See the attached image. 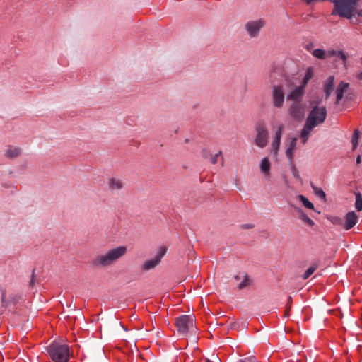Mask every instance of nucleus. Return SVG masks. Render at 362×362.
Masks as SVG:
<instances>
[{
	"label": "nucleus",
	"mask_w": 362,
	"mask_h": 362,
	"mask_svg": "<svg viewBox=\"0 0 362 362\" xmlns=\"http://www.w3.org/2000/svg\"><path fill=\"white\" fill-rule=\"evenodd\" d=\"M283 130H284V125L283 124L279 125L278 127V129H277L276 133H275L274 139L272 142L271 152L274 156H276L278 153V151L279 149L280 144H281V139Z\"/></svg>",
	"instance_id": "11"
},
{
	"label": "nucleus",
	"mask_w": 362,
	"mask_h": 362,
	"mask_svg": "<svg viewBox=\"0 0 362 362\" xmlns=\"http://www.w3.org/2000/svg\"><path fill=\"white\" fill-rule=\"evenodd\" d=\"M360 132L358 129H356L353 134L351 142L353 144V148L355 149L358 146V140L359 137Z\"/></svg>",
	"instance_id": "27"
},
{
	"label": "nucleus",
	"mask_w": 362,
	"mask_h": 362,
	"mask_svg": "<svg viewBox=\"0 0 362 362\" xmlns=\"http://www.w3.org/2000/svg\"><path fill=\"white\" fill-rule=\"evenodd\" d=\"M22 150L19 147L9 146L4 151V156L10 159L18 157L21 154Z\"/></svg>",
	"instance_id": "14"
},
{
	"label": "nucleus",
	"mask_w": 362,
	"mask_h": 362,
	"mask_svg": "<svg viewBox=\"0 0 362 362\" xmlns=\"http://www.w3.org/2000/svg\"><path fill=\"white\" fill-rule=\"evenodd\" d=\"M108 187L111 191H118L122 189V181L117 177H112L108 180Z\"/></svg>",
	"instance_id": "16"
},
{
	"label": "nucleus",
	"mask_w": 362,
	"mask_h": 362,
	"mask_svg": "<svg viewBox=\"0 0 362 362\" xmlns=\"http://www.w3.org/2000/svg\"><path fill=\"white\" fill-rule=\"evenodd\" d=\"M175 324L177 332L182 336H186L189 331L194 332L195 330L192 315H182L175 319Z\"/></svg>",
	"instance_id": "4"
},
{
	"label": "nucleus",
	"mask_w": 362,
	"mask_h": 362,
	"mask_svg": "<svg viewBox=\"0 0 362 362\" xmlns=\"http://www.w3.org/2000/svg\"><path fill=\"white\" fill-rule=\"evenodd\" d=\"M245 275H246V274H245V273H240V274H237V275L235 276V279L236 281L242 280V279H243V276H245Z\"/></svg>",
	"instance_id": "34"
},
{
	"label": "nucleus",
	"mask_w": 362,
	"mask_h": 362,
	"mask_svg": "<svg viewBox=\"0 0 362 362\" xmlns=\"http://www.w3.org/2000/svg\"><path fill=\"white\" fill-rule=\"evenodd\" d=\"M260 170L264 175V176L267 177L270 175V169H271V163L269 160L268 158H264L261 160L260 163Z\"/></svg>",
	"instance_id": "19"
},
{
	"label": "nucleus",
	"mask_w": 362,
	"mask_h": 362,
	"mask_svg": "<svg viewBox=\"0 0 362 362\" xmlns=\"http://www.w3.org/2000/svg\"><path fill=\"white\" fill-rule=\"evenodd\" d=\"M166 250L165 247H160L153 259L147 260L144 262L142 269L145 271H148L155 268L160 262L162 257L166 253Z\"/></svg>",
	"instance_id": "10"
},
{
	"label": "nucleus",
	"mask_w": 362,
	"mask_h": 362,
	"mask_svg": "<svg viewBox=\"0 0 362 362\" xmlns=\"http://www.w3.org/2000/svg\"><path fill=\"white\" fill-rule=\"evenodd\" d=\"M127 252L125 246H118L95 257L91 263L93 266L99 268H106L113 265L117 261L122 258Z\"/></svg>",
	"instance_id": "2"
},
{
	"label": "nucleus",
	"mask_w": 362,
	"mask_h": 362,
	"mask_svg": "<svg viewBox=\"0 0 362 362\" xmlns=\"http://www.w3.org/2000/svg\"><path fill=\"white\" fill-rule=\"evenodd\" d=\"M312 54L317 59H324L326 58V52L322 49H316L312 52Z\"/></svg>",
	"instance_id": "24"
},
{
	"label": "nucleus",
	"mask_w": 362,
	"mask_h": 362,
	"mask_svg": "<svg viewBox=\"0 0 362 362\" xmlns=\"http://www.w3.org/2000/svg\"><path fill=\"white\" fill-rule=\"evenodd\" d=\"M4 300H5V295H4V293H3L2 294V301H3V303L4 302Z\"/></svg>",
	"instance_id": "42"
},
{
	"label": "nucleus",
	"mask_w": 362,
	"mask_h": 362,
	"mask_svg": "<svg viewBox=\"0 0 362 362\" xmlns=\"http://www.w3.org/2000/svg\"><path fill=\"white\" fill-rule=\"evenodd\" d=\"M311 187L316 196H317L319 198L324 201L326 200V194L325 192L322 190V189L317 187L313 185V184H311Z\"/></svg>",
	"instance_id": "21"
},
{
	"label": "nucleus",
	"mask_w": 362,
	"mask_h": 362,
	"mask_svg": "<svg viewBox=\"0 0 362 362\" xmlns=\"http://www.w3.org/2000/svg\"><path fill=\"white\" fill-rule=\"evenodd\" d=\"M253 227H254V225L250 224V223L244 224L242 226V228H245V229L252 228Z\"/></svg>",
	"instance_id": "35"
},
{
	"label": "nucleus",
	"mask_w": 362,
	"mask_h": 362,
	"mask_svg": "<svg viewBox=\"0 0 362 362\" xmlns=\"http://www.w3.org/2000/svg\"><path fill=\"white\" fill-rule=\"evenodd\" d=\"M361 156H358L356 158V163L359 164V163H361Z\"/></svg>",
	"instance_id": "38"
},
{
	"label": "nucleus",
	"mask_w": 362,
	"mask_h": 362,
	"mask_svg": "<svg viewBox=\"0 0 362 362\" xmlns=\"http://www.w3.org/2000/svg\"><path fill=\"white\" fill-rule=\"evenodd\" d=\"M358 218V216L354 211L348 212L345 216V223L343 227L346 230H350L356 224Z\"/></svg>",
	"instance_id": "12"
},
{
	"label": "nucleus",
	"mask_w": 362,
	"mask_h": 362,
	"mask_svg": "<svg viewBox=\"0 0 362 362\" xmlns=\"http://www.w3.org/2000/svg\"><path fill=\"white\" fill-rule=\"evenodd\" d=\"M318 268V264L317 263H314L305 272V273L303 274V275L302 276L303 279H308L315 271L316 269Z\"/></svg>",
	"instance_id": "20"
},
{
	"label": "nucleus",
	"mask_w": 362,
	"mask_h": 362,
	"mask_svg": "<svg viewBox=\"0 0 362 362\" xmlns=\"http://www.w3.org/2000/svg\"><path fill=\"white\" fill-rule=\"evenodd\" d=\"M291 90L287 93V99L291 101L288 112L290 115L295 119H300L304 116L305 104L301 101L303 96L296 98H290Z\"/></svg>",
	"instance_id": "6"
},
{
	"label": "nucleus",
	"mask_w": 362,
	"mask_h": 362,
	"mask_svg": "<svg viewBox=\"0 0 362 362\" xmlns=\"http://www.w3.org/2000/svg\"><path fill=\"white\" fill-rule=\"evenodd\" d=\"M221 151H218L215 155H211L210 157V160L212 164H216L218 162V157L221 155Z\"/></svg>",
	"instance_id": "30"
},
{
	"label": "nucleus",
	"mask_w": 362,
	"mask_h": 362,
	"mask_svg": "<svg viewBox=\"0 0 362 362\" xmlns=\"http://www.w3.org/2000/svg\"><path fill=\"white\" fill-rule=\"evenodd\" d=\"M336 56L337 57H339V59H342L344 62H345L346 60V59H347L346 55L341 50L337 51V54Z\"/></svg>",
	"instance_id": "31"
},
{
	"label": "nucleus",
	"mask_w": 362,
	"mask_h": 362,
	"mask_svg": "<svg viewBox=\"0 0 362 362\" xmlns=\"http://www.w3.org/2000/svg\"><path fill=\"white\" fill-rule=\"evenodd\" d=\"M327 115V112L325 107L315 105L308 114L305 122L316 127L325 121Z\"/></svg>",
	"instance_id": "5"
},
{
	"label": "nucleus",
	"mask_w": 362,
	"mask_h": 362,
	"mask_svg": "<svg viewBox=\"0 0 362 362\" xmlns=\"http://www.w3.org/2000/svg\"><path fill=\"white\" fill-rule=\"evenodd\" d=\"M291 302H292V298H291V297H288V298L287 307H288L289 305H291Z\"/></svg>",
	"instance_id": "40"
},
{
	"label": "nucleus",
	"mask_w": 362,
	"mask_h": 362,
	"mask_svg": "<svg viewBox=\"0 0 362 362\" xmlns=\"http://www.w3.org/2000/svg\"><path fill=\"white\" fill-rule=\"evenodd\" d=\"M202 155L204 158H208L211 157V156L209 151L206 148H204L202 151Z\"/></svg>",
	"instance_id": "32"
},
{
	"label": "nucleus",
	"mask_w": 362,
	"mask_h": 362,
	"mask_svg": "<svg viewBox=\"0 0 362 362\" xmlns=\"http://www.w3.org/2000/svg\"><path fill=\"white\" fill-rule=\"evenodd\" d=\"M313 72L312 68H308L306 71L305 75L302 81L297 77H295L298 79V82L295 88L293 90H291L290 98H296L299 96H303L305 94V88L308 83V81L313 78Z\"/></svg>",
	"instance_id": "7"
},
{
	"label": "nucleus",
	"mask_w": 362,
	"mask_h": 362,
	"mask_svg": "<svg viewBox=\"0 0 362 362\" xmlns=\"http://www.w3.org/2000/svg\"><path fill=\"white\" fill-rule=\"evenodd\" d=\"M328 219L334 225L344 226L343 220L339 216H330Z\"/></svg>",
	"instance_id": "28"
},
{
	"label": "nucleus",
	"mask_w": 362,
	"mask_h": 362,
	"mask_svg": "<svg viewBox=\"0 0 362 362\" xmlns=\"http://www.w3.org/2000/svg\"><path fill=\"white\" fill-rule=\"evenodd\" d=\"M358 78L359 79H362V73H361L358 76Z\"/></svg>",
	"instance_id": "43"
},
{
	"label": "nucleus",
	"mask_w": 362,
	"mask_h": 362,
	"mask_svg": "<svg viewBox=\"0 0 362 362\" xmlns=\"http://www.w3.org/2000/svg\"><path fill=\"white\" fill-rule=\"evenodd\" d=\"M315 127H313V125H311L310 124L308 123L307 122H305V124H304V127L301 131V133H300V137L302 138L303 139V144H306L309 136H310V132L315 128Z\"/></svg>",
	"instance_id": "18"
},
{
	"label": "nucleus",
	"mask_w": 362,
	"mask_h": 362,
	"mask_svg": "<svg viewBox=\"0 0 362 362\" xmlns=\"http://www.w3.org/2000/svg\"><path fill=\"white\" fill-rule=\"evenodd\" d=\"M300 211V219L309 226H313L315 225V222L310 218H309L303 211H302L301 210Z\"/></svg>",
	"instance_id": "23"
},
{
	"label": "nucleus",
	"mask_w": 362,
	"mask_h": 362,
	"mask_svg": "<svg viewBox=\"0 0 362 362\" xmlns=\"http://www.w3.org/2000/svg\"><path fill=\"white\" fill-rule=\"evenodd\" d=\"M47 351L54 362H68L70 351L68 345L54 341L47 348Z\"/></svg>",
	"instance_id": "3"
},
{
	"label": "nucleus",
	"mask_w": 362,
	"mask_h": 362,
	"mask_svg": "<svg viewBox=\"0 0 362 362\" xmlns=\"http://www.w3.org/2000/svg\"><path fill=\"white\" fill-rule=\"evenodd\" d=\"M256 135L254 142L259 148L267 146L269 139V132L264 122H258L255 127Z\"/></svg>",
	"instance_id": "8"
},
{
	"label": "nucleus",
	"mask_w": 362,
	"mask_h": 362,
	"mask_svg": "<svg viewBox=\"0 0 362 362\" xmlns=\"http://www.w3.org/2000/svg\"><path fill=\"white\" fill-rule=\"evenodd\" d=\"M355 206L358 211H360L362 210V195L359 192L356 193Z\"/></svg>",
	"instance_id": "26"
},
{
	"label": "nucleus",
	"mask_w": 362,
	"mask_h": 362,
	"mask_svg": "<svg viewBox=\"0 0 362 362\" xmlns=\"http://www.w3.org/2000/svg\"><path fill=\"white\" fill-rule=\"evenodd\" d=\"M243 281L238 285V289L241 290L247 286L250 283V279L249 276L246 274L245 276H243L242 279Z\"/></svg>",
	"instance_id": "25"
},
{
	"label": "nucleus",
	"mask_w": 362,
	"mask_h": 362,
	"mask_svg": "<svg viewBox=\"0 0 362 362\" xmlns=\"http://www.w3.org/2000/svg\"><path fill=\"white\" fill-rule=\"evenodd\" d=\"M357 14H358V16H362V9L358 11Z\"/></svg>",
	"instance_id": "41"
},
{
	"label": "nucleus",
	"mask_w": 362,
	"mask_h": 362,
	"mask_svg": "<svg viewBox=\"0 0 362 362\" xmlns=\"http://www.w3.org/2000/svg\"><path fill=\"white\" fill-rule=\"evenodd\" d=\"M33 284H34V274H33V277H32V279H31V281H30V282L29 284V286L31 287V286H33Z\"/></svg>",
	"instance_id": "37"
},
{
	"label": "nucleus",
	"mask_w": 362,
	"mask_h": 362,
	"mask_svg": "<svg viewBox=\"0 0 362 362\" xmlns=\"http://www.w3.org/2000/svg\"><path fill=\"white\" fill-rule=\"evenodd\" d=\"M298 82V79L292 76L286 77L281 84L272 85V103L273 107L277 109L282 108L285 102V90H287L288 92L293 90Z\"/></svg>",
	"instance_id": "1"
},
{
	"label": "nucleus",
	"mask_w": 362,
	"mask_h": 362,
	"mask_svg": "<svg viewBox=\"0 0 362 362\" xmlns=\"http://www.w3.org/2000/svg\"><path fill=\"white\" fill-rule=\"evenodd\" d=\"M334 76H329L327 80L324 83V92L325 94V98L327 99L333 89H334Z\"/></svg>",
	"instance_id": "15"
},
{
	"label": "nucleus",
	"mask_w": 362,
	"mask_h": 362,
	"mask_svg": "<svg viewBox=\"0 0 362 362\" xmlns=\"http://www.w3.org/2000/svg\"><path fill=\"white\" fill-rule=\"evenodd\" d=\"M297 139L296 137H293L289 144L286 150V156L289 159L290 163H292L293 158V152L296 149Z\"/></svg>",
	"instance_id": "17"
},
{
	"label": "nucleus",
	"mask_w": 362,
	"mask_h": 362,
	"mask_svg": "<svg viewBox=\"0 0 362 362\" xmlns=\"http://www.w3.org/2000/svg\"><path fill=\"white\" fill-rule=\"evenodd\" d=\"M266 21L262 18L249 21L245 24V30L247 31L248 35L252 37H257L260 33V30L265 26Z\"/></svg>",
	"instance_id": "9"
},
{
	"label": "nucleus",
	"mask_w": 362,
	"mask_h": 362,
	"mask_svg": "<svg viewBox=\"0 0 362 362\" xmlns=\"http://www.w3.org/2000/svg\"><path fill=\"white\" fill-rule=\"evenodd\" d=\"M349 87V84L344 81H341L336 89V104H339L340 101L344 97V93L347 90Z\"/></svg>",
	"instance_id": "13"
},
{
	"label": "nucleus",
	"mask_w": 362,
	"mask_h": 362,
	"mask_svg": "<svg viewBox=\"0 0 362 362\" xmlns=\"http://www.w3.org/2000/svg\"><path fill=\"white\" fill-rule=\"evenodd\" d=\"M313 47V45L312 44L308 45L306 46V49H307L308 51H310Z\"/></svg>",
	"instance_id": "39"
},
{
	"label": "nucleus",
	"mask_w": 362,
	"mask_h": 362,
	"mask_svg": "<svg viewBox=\"0 0 362 362\" xmlns=\"http://www.w3.org/2000/svg\"><path fill=\"white\" fill-rule=\"evenodd\" d=\"M290 309H291V305H289L288 307H287V309H286V312H285V315H284L285 317H288V316L289 315V313H288V311H289V310H290Z\"/></svg>",
	"instance_id": "36"
},
{
	"label": "nucleus",
	"mask_w": 362,
	"mask_h": 362,
	"mask_svg": "<svg viewBox=\"0 0 362 362\" xmlns=\"http://www.w3.org/2000/svg\"><path fill=\"white\" fill-rule=\"evenodd\" d=\"M337 54V51H335V50H329V51H328V52L326 54V57H327L336 56Z\"/></svg>",
	"instance_id": "33"
},
{
	"label": "nucleus",
	"mask_w": 362,
	"mask_h": 362,
	"mask_svg": "<svg viewBox=\"0 0 362 362\" xmlns=\"http://www.w3.org/2000/svg\"><path fill=\"white\" fill-rule=\"evenodd\" d=\"M291 173H292L293 176L296 179L300 180L301 178H300V176L299 174V171L298 170L296 167L293 165V162L291 163Z\"/></svg>",
	"instance_id": "29"
},
{
	"label": "nucleus",
	"mask_w": 362,
	"mask_h": 362,
	"mask_svg": "<svg viewBox=\"0 0 362 362\" xmlns=\"http://www.w3.org/2000/svg\"><path fill=\"white\" fill-rule=\"evenodd\" d=\"M298 199L301 202L303 206L309 209L314 210V205L312 202H310L305 196L298 195Z\"/></svg>",
	"instance_id": "22"
}]
</instances>
